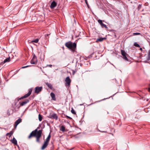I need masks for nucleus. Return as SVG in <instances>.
I'll return each mask as SVG.
<instances>
[{
  "instance_id": "25",
  "label": "nucleus",
  "mask_w": 150,
  "mask_h": 150,
  "mask_svg": "<svg viewBox=\"0 0 150 150\" xmlns=\"http://www.w3.org/2000/svg\"><path fill=\"white\" fill-rule=\"evenodd\" d=\"M71 112L72 114H76V112H75V110L73 108H72V109H71Z\"/></svg>"
},
{
  "instance_id": "18",
  "label": "nucleus",
  "mask_w": 150,
  "mask_h": 150,
  "mask_svg": "<svg viewBox=\"0 0 150 150\" xmlns=\"http://www.w3.org/2000/svg\"><path fill=\"white\" fill-rule=\"evenodd\" d=\"M15 145L17 144V141L14 138H13V139L11 141Z\"/></svg>"
},
{
  "instance_id": "22",
  "label": "nucleus",
  "mask_w": 150,
  "mask_h": 150,
  "mask_svg": "<svg viewBox=\"0 0 150 150\" xmlns=\"http://www.w3.org/2000/svg\"><path fill=\"white\" fill-rule=\"evenodd\" d=\"M104 38H98L97 40V42L99 41V42H101L103 41V40L104 39Z\"/></svg>"
},
{
  "instance_id": "10",
  "label": "nucleus",
  "mask_w": 150,
  "mask_h": 150,
  "mask_svg": "<svg viewBox=\"0 0 150 150\" xmlns=\"http://www.w3.org/2000/svg\"><path fill=\"white\" fill-rule=\"evenodd\" d=\"M98 22L100 24L101 27L102 28H105L106 29H107L108 28L107 25L103 23L102 20L99 19L98 20Z\"/></svg>"
},
{
  "instance_id": "23",
  "label": "nucleus",
  "mask_w": 150,
  "mask_h": 150,
  "mask_svg": "<svg viewBox=\"0 0 150 150\" xmlns=\"http://www.w3.org/2000/svg\"><path fill=\"white\" fill-rule=\"evenodd\" d=\"M38 118H39V120L40 121H41L42 120V116L40 114H39V115Z\"/></svg>"
},
{
  "instance_id": "38",
  "label": "nucleus",
  "mask_w": 150,
  "mask_h": 150,
  "mask_svg": "<svg viewBox=\"0 0 150 150\" xmlns=\"http://www.w3.org/2000/svg\"><path fill=\"white\" fill-rule=\"evenodd\" d=\"M86 4H87V2L86 1Z\"/></svg>"
},
{
  "instance_id": "12",
  "label": "nucleus",
  "mask_w": 150,
  "mask_h": 150,
  "mask_svg": "<svg viewBox=\"0 0 150 150\" xmlns=\"http://www.w3.org/2000/svg\"><path fill=\"white\" fill-rule=\"evenodd\" d=\"M48 117L50 119H54L56 120H57L58 119V116L55 113H53L52 115H50Z\"/></svg>"
},
{
  "instance_id": "28",
  "label": "nucleus",
  "mask_w": 150,
  "mask_h": 150,
  "mask_svg": "<svg viewBox=\"0 0 150 150\" xmlns=\"http://www.w3.org/2000/svg\"><path fill=\"white\" fill-rule=\"evenodd\" d=\"M148 60H150V50H149L148 54Z\"/></svg>"
},
{
  "instance_id": "20",
  "label": "nucleus",
  "mask_w": 150,
  "mask_h": 150,
  "mask_svg": "<svg viewBox=\"0 0 150 150\" xmlns=\"http://www.w3.org/2000/svg\"><path fill=\"white\" fill-rule=\"evenodd\" d=\"M46 84L48 86V87L50 89H52V85L51 84L47 83H46Z\"/></svg>"
},
{
  "instance_id": "34",
  "label": "nucleus",
  "mask_w": 150,
  "mask_h": 150,
  "mask_svg": "<svg viewBox=\"0 0 150 150\" xmlns=\"http://www.w3.org/2000/svg\"><path fill=\"white\" fill-rule=\"evenodd\" d=\"M140 50L141 51H142V48H140Z\"/></svg>"
},
{
  "instance_id": "17",
  "label": "nucleus",
  "mask_w": 150,
  "mask_h": 150,
  "mask_svg": "<svg viewBox=\"0 0 150 150\" xmlns=\"http://www.w3.org/2000/svg\"><path fill=\"white\" fill-rule=\"evenodd\" d=\"M13 131H10L9 133H7L6 135L8 136L9 137H10L13 134Z\"/></svg>"
},
{
  "instance_id": "39",
  "label": "nucleus",
  "mask_w": 150,
  "mask_h": 150,
  "mask_svg": "<svg viewBox=\"0 0 150 150\" xmlns=\"http://www.w3.org/2000/svg\"><path fill=\"white\" fill-rule=\"evenodd\" d=\"M8 115H10V114L9 113V114H8Z\"/></svg>"
},
{
  "instance_id": "33",
  "label": "nucleus",
  "mask_w": 150,
  "mask_h": 150,
  "mask_svg": "<svg viewBox=\"0 0 150 150\" xmlns=\"http://www.w3.org/2000/svg\"><path fill=\"white\" fill-rule=\"evenodd\" d=\"M100 132H105V133H106L107 132L106 131H100Z\"/></svg>"
},
{
  "instance_id": "1",
  "label": "nucleus",
  "mask_w": 150,
  "mask_h": 150,
  "mask_svg": "<svg viewBox=\"0 0 150 150\" xmlns=\"http://www.w3.org/2000/svg\"><path fill=\"white\" fill-rule=\"evenodd\" d=\"M65 46L72 52H75L76 50V44L75 42L69 41L65 43Z\"/></svg>"
},
{
  "instance_id": "13",
  "label": "nucleus",
  "mask_w": 150,
  "mask_h": 150,
  "mask_svg": "<svg viewBox=\"0 0 150 150\" xmlns=\"http://www.w3.org/2000/svg\"><path fill=\"white\" fill-rule=\"evenodd\" d=\"M57 5V3L54 1H53L51 3L50 6V8L51 9H53L55 8Z\"/></svg>"
},
{
  "instance_id": "36",
  "label": "nucleus",
  "mask_w": 150,
  "mask_h": 150,
  "mask_svg": "<svg viewBox=\"0 0 150 150\" xmlns=\"http://www.w3.org/2000/svg\"><path fill=\"white\" fill-rule=\"evenodd\" d=\"M149 91H150V87L149 88Z\"/></svg>"
},
{
  "instance_id": "21",
  "label": "nucleus",
  "mask_w": 150,
  "mask_h": 150,
  "mask_svg": "<svg viewBox=\"0 0 150 150\" xmlns=\"http://www.w3.org/2000/svg\"><path fill=\"white\" fill-rule=\"evenodd\" d=\"M38 41H39V39L38 38H37L34 40L31 41V43L35 42V43H37L38 42Z\"/></svg>"
},
{
  "instance_id": "2",
  "label": "nucleus",
  "mask_w": 150,
  "mask_h": 150,
  "mask_svg": "<svg viewBox=\"0 0 150 150\" xmlns=\"http://www.w3.org/2000/svg\"><path fill=\"white\" fill-rule=\"evenodd\" d=\"M50 138V134H49L47 138L46 139L45 141L44 142V143L41 148V149L42 150H43L45 149L47 147Z\"/></svg>"
},
{
  "instance_id": "15",
  "label": "nucleus",
  "mask_w": 150,
  "mask_h": 150,
  "mask_svg": "<svg viewBox=\"0 0 150 150\" xmlns=\"http://www.w3.org/2000/svg\"><path fill=\"white\" fill-rule=\"evenodd\" d=\"M50 96L51 97V100L56 101V98L55 97V94L53 92H51L50 94Z\"/></svg>"
},
{
  "instance_id": "32",
  "label": "nucleus",
  "mask_w": 150,
  "mask_h": 150,
  "mask_svg": "<svg viewBox=\"0 0 150 150\" xmlns=\"http://www.w3.org/2000/svg\"><path fill=\"white\" fill-rule=\"evenodd\" d=\"M94 53H92V54H90L89 56V57H92V55L94 54Z\"/></svg>"
},
{
  "instance_id": "26",
  "label": "nucleus",
  "mask_w": 150,
  "mask_h": 150,
  "mask_svg": "<svg viewBox=\"0 0 150 150\" xmlns=\"http://www.w3.org/2000/svg\"><path fill=\"white\" fill-rule=\"evenodd\" d=\"M133 35H141V34L140 33H133Z\"/></svg>"
},
{
  "instance_id": "9",
  "label": "nucleus",
  "mask_w": 150,
  "mask_h": 150,
  "mask_svg": "<svg viewBox=\"0 0 150 150\" xmlns=\"http://www.w3.org/2000/svg\"><path fill=\"white\" fill-rule=\"evenodd\" d=\"M37 59L36 57L34 55L33 59L31 61L30 63L32 64H35L37 63Z\"/></svg>"
},
{
  "instance_id": "29",
  "label": "nucleus",
  "mask_w": 150,
  "mask_h": 150,
  "mask_svg": "<svg viewBox=\"0 0 150 150\" xmlns=\"http://www.w3.org/2000/svg\"><path fill=\"white\" fill-rule=\"evenodd\" d=\"M50 34H46L45 35V37L47 39H48L49 38V37L48 36Z\"/></svg>"
},
{
  "instance_id": "8",
  "label": "nucleus",
  "mask_w": 150,
  "mask_h": 150,
  "mask_svg": "<svg viewBox=\"0 0 150 150\" xmlns=\"http://www.w3.org/2000/svg\"><path fill=\"white\" fill-rule=\"evenodd\" d=\"M29 100L28 99H25L24 101L21 102L20 101L19 103L20 106H23L26 104L27 103L29 102Z\"/></svg>"
},
{
  "instance_id": "6",
  "label": "nucleus",
  "mask_w": 150,
  "mask_h": 150,
  "mask_svg": "<svg viewBox=\"0 0 150 150\" xmlns=\"http://www.w3.org/2000/svg\"><path fill=\"white\" fill-rule=\"evenodd\" d=\"M42 133V130H39V131L38 133L36 138V141L37 142L39 143L40 142V139Z\"/></svg>"
},
{
  "instance_id": "27",
  "label": "nucleus",
  "mask_w": 150,
  "mask_h": 150,
  "mask_svg": "<svg viewBox=\"0 0 150 150\" xmlns=\"http://www.w3.org/2000/svg\"><path fill=\"white\" fill-rule=\"evenodd\" d=\"M64 115L65 116V117H67V118L71 120L72 119L71 117L69 116H67V115Z\"/></svg>"
},
{
  "instance_id": "19",
  "label": "nucleus",
  "mask_w": 150,
  "mask_h": 150,
  "mask_svg": "<svg viewBox=\"0 0 150 150\" xmlns=\"http://www.w3.org/2000/svg\"><path fill=\"white\" fill-rule=\"evenodd\" d=\"M65 127L63 125L61 127V128H60V130L62 132H64L65 131Z\"/></svg>"
},
{
  "instance_id": "37",
  "label": "nucleus",
  "mask_w": 150,
  "mask_h": 150,
  "mask_svg": "<svg viewBox=\"0 0 150 150\" xmlns=\"http://www.w3.org/2000/svg\"><path fill=\"white\" fill-rule=\"evenodd\" d=\"M9 112H8H8H7V114H8H8H9Z\"/></svg>"
},
{
  "instance_id": "14",
  "label": "nucleus",
  "mask_w": 150,
  "mask_h": 150,
  "mask_svg": "<svg viewBox=\"0 0 150 150\" xmlns=\"http://www.w3.org/2000/svg\"><path fill=\"white\" fill-rule=\"evenodd\" d=\"M10 60H11V58H10V57L7 58H6V59H5L3 62H1L0 63V65H2L4 64L6 62H9L10 61Z\"/></svg>"
},
{
  "instance_id": "30",
  "label": "nucleus",
  "mask_w": 150,
  "mask_h": 150,
  "mask_svg": "<svg viewBox=\"0 0 150 150\" xmlns=\"http://www.w3.org/2000/svg\"><path fill=\"white\" fill-rule=\"evenodd\" d=\"M142 7V5L140 4H139L138 7V10H139Z\"/></svg>"
},
{
  "instance_id": "16",
  "label": "nucleus",
  "mask_w": 150,
  "mask_h": 150,
  "mask_svg": "<svg viewBox=\"0 0 150 150\" xmlns=\"http://www.w3.org/2000/svg\"><path fill=\"white\" fill-rule=\"evenodd\" d=\"M21 118H19L15 122L14 124L15 128H16L17 125L21 122Z\"/></svg>"
},
{
  "instance_id": "3",
  "label": "nucleus",
  "mask_w": 150,
  "mask_h": 150,
  "mask_svg": "<svg viewBox=\"0 0 150 150\" xmlns=\"http://www.w3.org/2000/svg\"><path fill=\"white\" fill-rule=\"evenodd\" d=\"M39 131V130L38 131L37 129H36L34 130L28 136V139H30L33 137H36Z\"/></svg>"
},
{
  "instance_id": "5",
  "label": "nucleus",
  "mask_w": 150,
  "mask_h": 150,
  "mask_svg": "<svg viewBox=\"0 0 150 150\" xmlns=\"http://www.w3.org/2000/svg\"><path fill=\"white\" fill-rule=\"evenodd\" d=\"M65 85L66 86L69 87L70 85L71 80L69 76L67 77L65 79Z\"/></svg>"
},
{
  "instance_id": "35",
  "label": "nucleus",
  "mask_w": 150,
  "mask_h": 150,
  "mask_svg": "<svg viewBox=\"0 0 150 150\" xmlns=\"http://www.w3.org/2000/svg\"><path fill=\"white\" fill-rule=\"evenodd\" d=\"M48 66H49L50 67H51L52 66V65H49Z\"/></svg>"
},
{
  "instance_id": "31",
  "label": "nucleus",
  "mask_w": 150,
  "mask_h": 150,
  "mask_svg": "<svg viewBox=\"0 0 150 150\" xmlns=\"http://www.w3.org/2000/svg\"><path fill=\"white\" fill-rule=\"evenodd\" d=\"M29 66H24V67H22V68H26V67H28Z\"/></svg>"
},
{
  "instance_id": "11",
  "label": "nucleus",
  "mask_w": 150,
  "mask_h": 150,
  "mask_svg": "<svg viewBox=\"0 0 150 150\" xmlns=\"http://www.w3.org/2000/svg\"><path fill=\"white\" fill-rule=\"evenodd\" d=\"M121 53L122 55L123 56V58L126 61H128V59L126 56V53L123 50H121Z\"/></svg>"
},
{
  "instance_id": "4",
  "label": "nucleus",
  "mask_w": 150,
  "mask_h": 150,
  "mask_svg": "<svg viewBox=\"0 0 150 150\" xmlns=\"http://www.w3.org/2000/svg\"><path fill=\"white\" fill-rule=\"evenodd\" d=\"M32 91V89L31 88L29 89L28 93L24 95L23 96L21 97L20 98H18V100L19 101V100H21L22 99L26 98L28 97L31 94V93Z\"/></svg>"
},
{
  "instance_id": "7",
  "label": "nucleus",
  "mask_w": 150,
  "mask_h": 150,
  "mask_svg": "<svg viewBox=\"0 0 150 150\" xmlns=\"http://www.w3.org/2000/svg\"><path fill=\"white\" fill-rule=\"evenodd\" d=\"M42 86H37L35 88V93L38 94L42 91Z\"/></svg>"
},
{
  "instance_id": "24",
  "label": "nucleus",
  "mask_w": 150,
  "mask_h": 150,
  "mask_svg": "<svg viewBox=\"0 0 150 150\" xmlns=\"http://www.w3.org/2000/svg\"><path fill=\"white\" fill-rule=\"evenodd\" d=\"M134 46L137 47H140L139 45V44H138L137 43V42H135L134 44Z\"/></svg>"
}]
</instances>
